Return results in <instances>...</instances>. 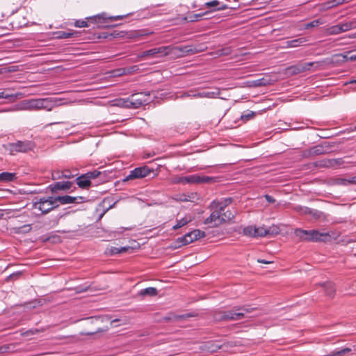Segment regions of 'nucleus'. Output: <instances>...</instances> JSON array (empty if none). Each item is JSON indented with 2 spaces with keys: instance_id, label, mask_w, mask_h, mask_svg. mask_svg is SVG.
<instances>
[{
  "instance_id": "e433bc0d",
  "label": "nucleus",
  "mask_w": 356,
  "mask_h": 356,
  "mask_svg": "<svg viewBox=\"0 0 356 356\" xmlns=\"http://www.w3.org/2000/svg\"><path fill=\"white\" fill-rule=\"evenodd\" d=\"M225 312L222 310H217L213 313V318L216 321H225Z\"/></svg>"
},
{
  "instance_id": "aec40b11",
  "label": "nucleus",
  "mask_w": 356,
  "mask_h": 356,
  "mask_svg": "<svg viewBox=\"0 0 356 356\" xmlns=\"http://www.w3.org/2000/svg\"><path fill=\"white\" fill-rule=\"evenodd\" d=\"M17 179V174L15 172H3L0 173V182L8 183Z\"/></svg>"
},
{
  "instance_id": "338daca9",
  "label": "nucleus",
  "mask_w": 356,
  "mask_h": 356,
  "mask_svg": "<svg viewBox=\"0 0 356 356\" xmlns=\"http://www.w3.org/2000/svg\"><path fill=\"white\" fill-rule=\"evenodd\" d=\"M120 320L118 318L113 319L111 321V325H113L115 322H118Z\"/></svg>"
},
{
  "instance_id": "6e6d98bb",
  "label": "nucleus",
  "mask_w": 356,
  "mask_h": 356,
  "mask_svg": "<svg viewBox=\"0 0 356 356\" xmlns=\"http://www.w3.org/2000/svg\"><path fill=\"white\" fill-rule=\"evenodd\" d=\"M212 180L211 177L207 176L200 177L199 183H209Z\"/></svg>"
},
{
  "instance_id": "f3484780",
  "label": "nucleus",
  "mask_w": 356,
  "mask_h": 356,
  "mask_svg": "<svg viewBox=\"0 0 356 356\" xmlns=\"http://www.w3.org/2000/svg\"><path fill=\"white\" fill-rule=\"evenodd\" d=\"M273 82V80L270 78L269 75H265L261 79H258L256 80H253L249 82V86L250 87H260V86H266L268 85H271Z\"/></svg>"
},
{
  "instance_id": "de8ad7c7",
  "label": "nucleus",
  "mask_w": 356,
  "mask_h": 356,
  "mask_svg": "<svg viewBox=\"0 0 356 356\" xmlns=\"http://www.w3.org/2000/svg\"><path fill=\"white\" fill-rule=\"evenodd\" d=\"M196 197V194L192 193L191 195H183L181 198V201H190L193 202V199Z\"/></svg>"
},
{
  "instance_id": "13d9d810",
  "label": "nucleus",
  "mask_w": 356,
  "mask_h": 356,
  "mask_svg": "<svg viewBox=\"0 0 356 356\" xmlns=\"http://www.w3.org/2000/svg\"><path fill=\"white\" fill-rule=\"evenodd\" d=\"M348 179H338L337 180V184L341 185H348L349 183L348 182Z\"/></svg>"
},
{
  "instance_id": "680f3d73",
  "label": "nucleus",
  "mask_w": 356,
  "mask_h": 356,
  "mask_svg": "<svg viewBox=\"0 0 356 356\" xmlns=\"http://www.w3.org/2000/svg\"><path fill=\"white\" fill-rule=\"evenodd\" d=\"M257 261H258L259 263H261V264H271V263H273V261H266V260H265V259H259L257 260Z\"/></svg>"
},
{
  "instance_id": "c9c22d12",
  "label": "nucleus",
  "mask_w": 356,
  "mask_h": 356,
  "mask_svg": "<svg viewBox=\"0 0 356 356\" xmlns=\"http://www.w3.org/2000/svg\"><path fill=\"white\" fill-rule=\"evenodd\" d=\"M351 351V349L349 348H343L341 350L337 351H333L330 353L329 356H343L346 353Z\"/></svg>"
},
{
  "instance_id": "2eb2a0df",
  "label": "nucleus",
  "mask_w": 356,
  "mask_h": 356,
  "mask_svg": "<svg viewBox=\"0 0 356 356\" xmlns=\"http://www.w3.org/2000/svg\"><path fill=\"white\" fill-rule=\"evenodd\" d=\"M204 6L208 8H211V10L209 12L223 10L227 8H233L232 7H230L225 3H222L217 0L207 2L205 3Z\"/></svg>"
},
{
  "instance_id": "9d476101",
  "label": "nucleus",
  "mask_w": 356,
  "mask_h": 356,
  "mask_svg": "<svg viewBox=\"0 0 356 356\" xmlns=\"http://www.w3.org/2000/svg\"><path fill=\"white\" fill-rule=\"evenodd\" d=\"M169 47L162 46L151 49L143 53V56H151L152 58L159 57L160 56H165L168 54V49Z\"/></svg>"
},
{
  "instance_id": "49530a36",
  "label": "nucleus",
  "mask_w": 356,
  "mask_h": 356,
  "mask_svg": "<svg viewBox=\"0 0 356 356\" xmlns=\"http://www.w3.org/2000/svg\"><path fill=\"white\" fill-rule=\"evenodd\" d=\"M16 97H17L16 95L8 94V93H6L5 92H0V99H1V98H3V99L13 98V99H15Z\"/></svg>"
},
{
  "instance_id": "dca6fc26",
  "label": "nucleus",
  "mask_w": 356,
  "mask_h": 356,
  "mask_svg": "<svg viewBox=\"0 0 356 356\" xmlns=\"http://www.w3.org/2000/svg\"><path fill=\"white\" fill-rule=\"evenodd\" d=\"M295 209L301 214L310 215L315 219H318L321 218L323 213L314 209L303 207H296Z\"/></svg>"
},
{
  "instance_id": "423d86ee",
  "label": "nucleus",
  "mask_w": 356,
  "mask_h": 356,
  "mask_svg": "<svg viewBox=\"0 0 356 356\" xmlns=\"http://www.w3.org/2000/svg\"><path fill=\"white\" fill-rule=\"evenodd\" d=\"M204 236V232L200 231V229H195L181 237H179L175 241V243H177L175 248L186 245Z\"/></svg>"
},
{
  "instance_id": "4be33fe9",
  "label": "nucleus",
  "mask_w": 356,
  "mask_h": 356,
  "mask_svg": "<svg viewBox=\"0 0 356 356\" xmlns=\"http://www.w3.org/2000/svg\"><path fill=\"white\" fill-rule=\"evenodd\" d=\"M323 287L325 289V292L327 296L332 297L334 296V293L335 292V287L334 284L332 282H327L321 284Z\"/></svg>"
},
{
  "instance_id": "4d7b16f0",
  "label": "nucleus",
  "mask_w": 356,
  "mask_h": 356,
  "mask_svg": "<svg viewBox=\"0 0 356 356\" xmlns=\"http://www.w3.org/2000/svg\"><path fill=\"white\" fill-rule=\"evenodd\" d=\"M108 330V327H106L104 328H98L95 332H87V333H86V335H92L95 332H102L107 331Z\"/></svg>"
},
{
  "instance_id": "7c9ffc66",
  "label": "nucleus",
  "mask_w": 356,
  "mask_h": 356,
  "mask_svg": "<svg viewBox=\"0 0 356 356\" xmlns=\"http://www.w3.org/2000/svg\"><path fill=\"white\" fill-rule=\"evenodd\" d=\"M325 150L324 147L320 145L314 146L309 151V154L310 156H316L324 154Z\"/></svg>"
},
{
  "instance_id": "864d4df0",
  "label": "nucleus",
  "mask_w": 356,
  "mask_h": 356,
  "mask_svg": "<svg viewBox=\"0 0 356 356\" xmlns=\"http://www.w3.org/2000/svg\"><path fill=\"white\" fill-rule=\"evenodd\" d=\"M62 176H63V178H67V179H70L74 177V175L68 170H65L63 171Z\"/></svg>"
},
{
  "instance_id": "58836bf2",
  "label": "nucleus",
  "mask_w": 356,
  "mask_h": 356,
  "mask_svg": "<svg viewBox=\"0 0 356 356\" xmlns=\"http://www.w3.org/2000/svg\"><path fill=\"white\" fill-rule=\"evenodd\" d=\"M232 53V48L230 47H226L218 50V54L219 56H228Z\"/></svg>"
},
{
  "instance_id": "bb28decb",
  "label": "nucleus",
  "mask_w": 356,
  "mask_h": 356,
  "mask_svg": "<svg viewBox=\"0 0 356 356\" xmlns=\"http://www.w3.org/2000/svg\"><path fill=\"white\" fill-rule=\"evenodd\" d=\"M157 293H158V291L156 288L148 287V288L141 290L139 292V294L142 296H154L157 295Z\"/></svg>"
},
{
  "instance_id": "8fccbe9b",
  "label": "nucleus",
  "mask_w": 356,
  "mask_h": 356,
  "mask_svg": "<svg viewBox=\"0 0 356 356\" xmlns=\"http://www.w3.org/2000/svg\"><path fill=\"white\" fill-rule=\"evenodd\" d=\"M189 181V176L187 177H181L177 178V179L175 181L176 183H181V184H188Z\"/></svg>"
},
{
  "instance_id": "39448f33",
  "label": "nucleus",
  "mask_w": 356,
  "mask_h": 356,
  "mask_svg": "<svg viewBox=\"0 0 356 356\" xmlns=\"http://www.w3.org/2000/svg\"><path fill=\"white\" fill-rule=\"evenodd\" d=\"M49 101L47 99H32L24 100L21 103L22 110H39L47 108Z\"/></svg>"
},
{
  "instance_id": "72a5a7b5",
  "label": "nucleus",
  "mask_w": 356,
  "mask_h": 356,
  "mask_svg": "<svg viewBox=\"0 0 356 356\" xmlns=\"http://www.w3.org/2000/svg\"><path fill=\"white\" fill-rule=\"evenodd\" d=\"M213 92H200L193 94L191 96L194 97H201V98H211L214 95Z\"/></svg>"
},
{
  "instance_id": "ea45409f",
  "label": "nucleus",
  "mask_w": 356,
  "mask_h": 356,
  "mask_svg": "<svg viewBox=\"0 0 356 356\" xmlns=\"http://www.w3.org/2000/svg\"><path fill=\"white\" fill-rule=\"evenodd\" d=\"M321 24V22L320 19H315V20H313L311 22H309V23L306 24L305 27L306 29H310V28L318 26Z\"/></svg>"
},
{
  "instance_id": "a18cd8bd",
  "label": "nucleus",
  "mask_w": 356,
  "mask_h": 356,
  "mask_svg": "<svg viewBox=\"0 0 356 356\" xmlns=\"http://www.w3.org/2000/svg\"><path fill=\"white\" fill-rule=\"evenodd\" d=\"M254 115H255L254 112L250 111L247 114H243L241 116V118L242 120H249L252 119Z\"/></svg>"
},
{
  "instance_id": "a211bd4d",
  "label": "nucleus",
  "mask_w": 356,
  "mask_h": 356,
  "mask_svg": "<svg viewBox=\"0 0 356 356\" xmlns=\"http://www.w3.org/2000/svg\"><path fill=\"white\" fill-rule=\"evenodd\" d=\"M63 216V215L58 214L56 216L48 218L43 222V225L48 229L54 228L59 224L60 220Z\"/></svg>"
},
{
  "instance_id": "f8f14e48",
  "label": "nucleus",
  "mask_w": 356,
  "mask_h": 356,
  "mask_svg": "<svg viewBox=\"0 0 356 356\" xmlns=\"http://www.w3.org/2000/svg\"><path fill=\"white\" fill-rule=\"evenodd\" d=\"M72 182L66 181H58L54 184H50L49 188L52 193H56L59 191H67L71 188Z\"/></svg>"
},
{
  "instance_id": "a878e982",
  "label": "nucleus",
  "mask_w": 356,
  "mask_h": 356,
  "mask_svg": "<svg viewBox=\"0 0 356 356\" xmlns=\"http://www.w3.org/2000/svg\"><path fill=\"white\" fill-rule=\"evenodd\" d=\"M191 316H193L191 314H182V315H174L173 314V315L165 316L163 318V319L165 321H169L172 319L178 321V320H181V319H186V318H190Z\"/></svg>"
},
{
  "instance_id": "c85d7f7f",
  "label": "nucleus",
  "mask_w": 356,
  "mask_h": 356,
  "mask_svg": "<svg viewBox=\"0 0 356 356\" xmlns=\"http://www.w3.org/2000/svg\"><path fill=\"white\" fill-rule=\"evenodd\" d=\"M222 345H218L212 342H208L204 346L203 349H206L211 353H215L218 351L219 349L222 348Z\"/></svg>"
},
{
  "instance_id": "f03ea898",
  "label": "nucleus",
  "mask_w": 356,
  "mask_h": 356,
  "mask_svg": "<svg viewBox=\"0 0 356 356\" xmlns=\"http://www.w3.org/2000/svg\"><path fill=\"white\" fill-rule=\"evenodd\" d=\"M58 207L56 196L35 197L33 202V208L38 209L42 214H47Z\"/></svg>"
},
{
  "instance_id": "2f4dec72",
  "label": "nucleus",
  "mask_w": 356,
  "mask_h": 356,
  "mask_svg": "<svg viewBox=\"0 0 356 356\" xmlns=\"http://www.w3.org/2000/svg\"><path fill=\"white\" fill-rule=\"evenodd\" d=\"M270 230L264 227H255V237H262L269 234Z\"/></svg>"
},
{
  "instance_id": "3c124183",
  "label": "nucleus",
  "mask_w": 356,
  "mask_h": 356,
  "mask_svg": "<svg viewBox=\"0 0 356 356\" xmlns=\"http://www.w3.org/2000/svg\"><path fill=\"white\" fill-rule=\"evenodd\" d=\"M107 251L111 254H117L120 253L119 248L111 247L107 249Z\"/></svg>"
},
{
  "instance_id": "6e6552de",
  "label": "nucleus",
  "mask_w": 356,
  "mask_h": 356,
  "mask_svg": "<svg viewBox=\"0 0 356 356\" xmlns=\"http://www.w3.org/2000/svg\"><path fill=\"white\" fill-rule=\"evenodd\" d=\"M129 14L124 15H116V16H108L106 13H102L95 16L87 17L86 19L89 22L93 24H103L106 22L108 20H120L126 17Z\"/></svg>"
},
{
  "instance_id": "6ab92c4d",
  "label": "nucleus",
  "mask_w": 356,
  "mask_h": 356,
  "mask_svg": "<svg viewBox=\"0 0 356 356\" xmlns=\"http://www.w3.org/2000/svg\"><path fill=\"white\" fill-rule=\"evenodd\" d=\"M307 40L305 38H299L297 39L288 40L285 42V47L286 48H292V47H298L302 44H304Z\"/></svg>"
},
{
  "instance_id": "5fc2aeb1",
  "label": "nucleus",
  "mask_w": 356,
  "mask_h": 356,
  "mask_svg": "<svg viewBox=\"0 0 356 356\" xmlns=\"http://www.w3.org/2000/svg\"><path fill=\"white\" fill-rule=\"evenodd\" d=\"M61 178H63V176H62V172H60L59 171H54L52 173V179H59Z\"/></svg>"
},
{
  "instance_id": "cd10ccee",
  "label": "nucleus",
  "mask_w": 356,
  "mask_h": 356,
  "mask_svg": "<svg viewBox=\"0 0 356 356\" xmlns=\"http://www.w3.org/2000/svg\"><path fill=\"white\" fill-rule=\"evenodd\" d=\"M235 217V213L231 211H226L222 212V218H221V222L225 223L226 222H228L229 220H232Z\"/></svg>"
},
{
  "instance_id": "0eeeda50",
  "label": "nucleus",
  "mask_w": 356,
  "mask_h": 356,
  "mask_svg": "<svg viewBox=\"0 0 356 356\" xmlns=\"http://www.w3.org/2000/svg\"><path fill=\"white\" fill-rule=\"evenodd\" d=\"M152 172L153 170L147 165L138 167L131 170L129 174L122 181L125 182L136 179H142L148 176Z\"/></svg>"
},
{
  "instance_id": "f704fd0d",
  "label": "nucleus",
  "mask_w": 356,
  "mask_h": 356,
  "mask_svg": "<svg viewBox=\"0 0 356 356\" xmlns=\"http://www.w3.org/2000/svg\"><path fill=\"white\" fill-rule=\"evenodd\" d=\"M328 35H337L341 33L339 24L334 25L327 29Z\"/></svg>"
},
{
  "instance_id": "4468645a",
  "label": "nucleus",
  "mask_w": 356,
  "mask_h": 356,
  "mask_svg": "<svg viewBox=\"0 0 356 356\" xmlns=\"http://www.w3.org/2000/svg\"><path fill=\"white\" fill-rule=\"evenodd\" d=\"M315 64L314 62L298 63L296 65H293L289 68V70L293 74H300L309 70L311 67Z\"/></svg>"
},
{
  "instance_id": "69168bd1",
  "label": "nucleus",
  "mask_w": 356,
  "mask_h": 356,
  "mask_svg": "<svg viewBox=\"0 0 356 356\" xmlns=\"http://www.w3.org/2000/svg\"><path fill=\"white\" fill-rule=\"evenodd\" d=\"M86 291V288H79V289L77 290V292L78 293H81V292H83V291Z\"/></svg>"
},
{
  "instance_id": "20e7f679",
  "label": "nucleus",
  "mask_w": 356,
  "mask_h": 356,
  "mask_svg": "<svg viewBox=\"0 0 356 356\" xmlns=\"http://www.w3.org/2000/svg\"><path fill=\"white\" fill-rule=\"evenodd\" d=\"M34 143L31 141L18 140L16 143L8 144L7 150H8L11 154H15L18 152L25 153L28 151L32 150L34 148Z\"/></svg>"
},
{
  "instance_id": "e2e57ef3",
  "label": "nucleus",
  "mask_w": 356,
  "mask_h": 356,
  "mask_svg": "<svg viewBox=\"0 0 356 356\" xmlns=\"http://www.w3.org/2000/svg\"><path fill=\"white\" fill-rule=\"evenodd\" d=\"M129 249V247H122L119 248L120 253L126 252Z\"/></svg>"
},
{
  "instance_id": "5701e85b",
  "label": "nucleus",
  "mask_w": 356,
  "mask_h": 356,
  "mask_svg": "<svg viewBox=\"0 0 356 356\" xmlns=\"http://www.w3.org/2000/svg\"><path fill=\"white\" fill-rule=\"evenodd\" d=\"M233 199L232 197H227L224 199L221 202H213V205H216L220 210L225 211V209L232 202Z\"/></svg>"
},
{
  "instance_id": "4c0bfd02",
  "label": "nucleus",
  "mask_w": 356,
  "mask_h": 356,
  "mask_svg": "<svg viewBox=\"0 0 356 356\" xmlns=\"http://www.w3.org/2000/svg\"><path fill=\"white\" fill-rule=\"evenodd\" d=\"M101 172L95 170L93 171L88 172L87 173H86V175L88 177L90 180H91L92 179H94L97 178L99 176L101 175Z\"/></svg>"
},
{
  "instance_id": "9b49d317",
  "label": "nucleus",
  "mask_w": 356,
  "mask_h": 356,
  "mask_svg": "<svg viewBox=\"0 0 356 356\" xmlns=\"http://www.w3.org/2000/svg\"><path fill=\"white\" fill-rule=\"evenodd\" d=\"M213 206L216 209L204 220V224H209L211 222H214L215 225L222 224L220 221L222 218V212L223 211L220 210L216 205Z\"/></svg>"
},
{
  "instance_id": "603ef678",
  "label": "nucleus",
  "mask_w": 356,
  "mask_h": 356,
  "mask_svg": "<svg viewBox=\"0 0 356 356\" xmlns=\"http://www.w3.org/2000/svg\"><path fill=\"white\" fill-rule=\"evenodd\" d=\"M10 346V344H6L0 346V354L9 352Z\"/></svg>"
},
{
  "instance_id": "c03bdc74",
  "label": "nucleus",
  "mask_w": 356,
  "mask_h": 356,
  "mask_svg": "<svg viewBox=\"0 0 356 356\" xmlns=\"http://www.w3.org/2000/svg\"><path fill=\"white\" fill-rule=\"evenodd\" d=\"M74 25L76 27H88L89 25H88V22L85 21V20H82V19H79V20H76L74 23Z\"/></svg>"
},
{
  "instance_id": "ddd939ff",
  "label": "nucleus",
  "mask_w": 356,
  "mask_h": 356,
  "mask_svg": "<svg viewBox=\"0 0 356 356\" xmlns=\"http://www.w3.org/2000/svg\"><path fill=\"white\" fill-rule=\"evenodd\" d=\"M234 309L232 310H227L224 311L225 316H224V320L225 321H238L242 319L245 317V313L244 312H236L237 309L236 307L234 308Z\"/></svg>"
},
{
  "instance_id": "412c9836",
  "label": "nucleus",
  "mask_w": 356,
  "mask_h": 356,
  "mask_svg": "<svg viewBox=\"0 0 356 356\" xmlns=\"http://www.w3.org/2000/svg\"><path fill=\"white\" fill-rule=\"evenodd\" d=\"M77 185L81 188H87L91 185V181L88 179V177L83 174L76 179Z\"/></svg>"
},
{
  "instance_id": "c756f323",
  "label": "nucleus",
  "mask_w": 356,
  "mask_h": 356,
  "mask_svg": "<svg viewBox=\"0 0 356 356\" xmlns=\"http://www.w3.org/2000/svg\"><path fill=\"white\" fill-rule=\"evenodd\" d=\"M74 33L73 32H68V31H58L54 33V35L56 38L58 39H65V38H69L72 36H74Z\"/></svg>"
},
{
  "instance_id": "393cba45",
  "label": "nucleus",
  "mask_w": 356,
  "mask_h": 356,
  "mask_svg": "<svg viewBox=\"0 0 356 356\" xmlns=\"http://www.w3.org/2000/svg\"><path fill=\"white\" fill-rule=\"evenodd\" d=\"M341 33L348 31L349 30H351L353 29L356 28V22L351 21L343 24H339Z\"/></svg>"
},
{
  "instance_id": "79ce46f5",
  "label": "nucleus",
  "mask_w": 356,
  "mask_h": 356,
  "mask_svg": "<svg viewBox=\"0 0 356 356\" xmlns=\"http://www.w3.org/2000/svg\"><path fill=\"white\" fill-rule=\"evenodd\" d=\"M187 223H188V220L185 218H182L180 220L177 221V224L175 225H174L172 228H173V229H177L184 226Z\"/></svg>"
},
{
  "instance_id": "37998d69",
  "label": "nucleus",
  "mask_w": 356,
  "mask_h": 356,
  "mask_svg": "<svg viewBox=\"0 0 356 356\" xmlns=\"http://www.w3.org/2000/svg\"><path fill=\"white\" fill-rule=\"evenodd\" d=\"M21 275H22L21 271H17V272L13 273L6 277V281L18 279Z\"/></svg>"
},
{
  "instance_id": "052dcab7",
  "label": "nucleus",
  "mask_w": 356,
  "mask_h": 356,
  "mask_svg": "<svg viewBox=\"0 0 356 356\" xmlns=\"http://www.w3.org/2000/svg\"><path fill=\"white\" fill-rule=\"evenodd\" d=\"M348 179V182L349 183V184H356V176L353 177Z\"/></svg>"
},
{
  "instance_id": "7ed1b4c3",
  "label": "nucleus",
  "mask_w": 356,
  "mask_h": 356,
  "mask_svg": "<svg viewBox=\"0 0 356 356\" xmlns=\"http://www.w3.org/2000/svg\"><path fill=\"white\" fill-rule=\"evenodd\" d=\"M148 95L136 93L124 100L123 105L127 108H138L148 103Z\"/></svg>"
},
{
  "instance_id": "09e8293b",
  "label": "nucleus",
  "mask_w": 356,
  "mask_h": 356,
  "mask_svg": "<svg viewBox=\"0 0 356 356\" xmlns=\"http://www.w3.org/2000/svg\"><path fill=\"white\" fill-rule=\"evenodd\" d=\"M200 181V176L197 175H190L189 176V181L188 184H195V183H199Z\"/></svg>"
},
{
  "instance_id": "bf43d9fd",
  "label": "nucleus",
  "mask_w": 356,
  "mask_h": 356,
  "mask_svg": "<svg viewBox=\"0 0 356 356\" xmlns=\"http://www.w3.org/2000/svg\"><path fill=\"white\" fill-rule=\"evenodd\" d=\"M264 197L266 200L269 203H274L275 202V200L273 198V197L270 195L266 194L264 195Z\"/></svg>"
},
{
  "instance_id": "774afa93",
  "label": "nucleus",
  "mask_w": 356,
  "mask_h": 356,
  "mask_svg": "<svg viewBox=\"0 0 356 356\" xmlns=\"http://www.w3.org/2000/svg\"><path fill=\"white\" fill-rule=\"evenodd\" d=\"M351 83H356V80H353L350 81Z\"/></svg>"
},
{
  "instance_id": "0e129e2a",
  "label": "nucleus",
  "mask_w": 356,
  "mask_h": 356,
  "mask_svg": "<svg viewBox=\"0 0 356 356\" xmlns=\"http://www.w3.org/2000/svg\"><path fill=\"white\" fill-rule=\"evenodd\" d=\"M51 236H49V237H44V236H42V237H41V240H42V242H44V243H45V242H47V241H50V240H51Z\"/></svg>"
},
{
  "instance_id": "1a4fd4ad",
  "label": "nucleus",
  "mask_w": 356,
  "mask_h": 356,
  "mask_svg": "<svg viewBox=\"0 0 356 356\" xmlns=\"http://www.w3.org/2000/svg\"><path fill=\"white\" fill-rule=\"evenodd\" d=\"M57 202L59 204L63 205V204H79L83 202V197L81 196H76V197H72L70 195H58L56 196Z\"/></svg>"
},
{
  "instance_id": "f257e3e1",
  "label": "nucleus",
  "mask_w": 356,
  "mask_h": 356,
  "mask_svg": "<svg viewBox=\"0 0 356 356\" xmlns=\"http://www.w3.org/2000/svg\"><path fill=\"white\" fill-rule=\"evenodd\" d=\"M294 234L302 241L326 242L331 238L328 233L320 232L316 229L304 230L302 229H296Z\"/></svg>"
},
{
  "instance_id": "b1692460",
  "label": "nucleus",
  "mask_w": 356,
  "mask_h": 356,
  "mask_svg": "<svg viewBox=\"0 0 356 356\" xmlns=\"http://www.w3.org/2000/svg\"><path fill=\"white\" fill-rule=\"evenodd\" d=\"M209 13V12L207 11L202 13L189 15L188 16L186 17L184 19L190 22H197L200 20L203 16L207 15Z\"/></svg>"
},
{
  "instance_id": "a19ab883",
  "label": "nucleus",
  "mask_w": 356,
  "mask_h": 356,
  "mask_svg": "<svg viewBox=\"0 0 356 356\" xmlns=\"http://www.w3.org/2000/svg\"><path fill=\"white\" fill-rule=\"evenodd\" d=\"M254 309H255V308L250 307L249 306H243V307L237 308L236 310L238 311V312H244L245 314L246 313L252 312Z\"/></svg>"
},
{
  "instance_id": "473e14b6",
  "label": "nucleus",
  "mask_w": 356,
  "mask_h": 356,
  "mask_svg": "<svg viewBox=\"0 0 356 356\" xmlns=\"http://www.w3.org/2000/svg\"><path fill=\"white\" fill-rule=\"evenodd\" d=\"M243 234L248 236L255 237V227L248 226L243 228Z\"/></svg>"
}]
</instances>
